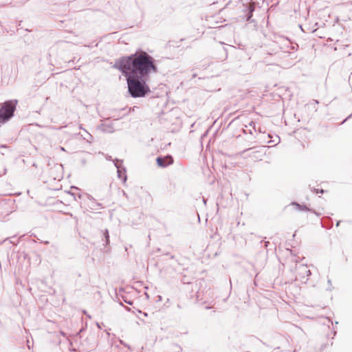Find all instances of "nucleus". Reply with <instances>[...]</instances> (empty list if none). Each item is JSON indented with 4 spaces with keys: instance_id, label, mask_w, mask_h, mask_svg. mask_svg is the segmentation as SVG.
Wrapping results in <instances>:
<instances>
[{
    "instance_id": "nucleus-9",
    "label": "nucleus",
    "mask_w": 352,
    "mask_h": 352,
    "mask_svg": "<svg viewBox=\"0 0 352 352\" xmlns=\"http://www.w3.org/2000/svg\"><path fill=\"white\" fill-rule=\"evenodd\" d=\"M263 155V148H261V150L253 151L249 156L255 160H261L262 156Z\"/></svg>"
},
{
    "instance_id": "nucleus-5",
    "label": "nucleus",
    "mask_w": 352,
    "mask_h": 352,
    "mask_svg": "<svg viewBox=\"0 0 352 352\" xmlns=\"http://www.w3.org/2000/svg\"><path fill=\"white\" fill-rule=\"evenodd\" d=\"M114 164L116 167L117 168L118 177L125 182L126 181L127 177L126 175L125 168L122 166V161L116 160Z\"/></svg>"
},
{
    "instance_id": "nucleus-14",
    "label": "nucleus",
    "mask_w": 352,
    "mask_h": 352,
    "mask_svg": "<svg viewBox=\"0 0 352 352\" xmlns=\"http://www.w3.org/2000/svg\"><path fill=\"white\" fill-rule=\"evenodd\" d=\"M121 297H122L123 301L125 302L126 303H127L129 305H132L133 304V302L131 301V300H127V298L125 296H121Z\"/></svg>"
},
{
    "instance_id": "nucleus-12",
    "label": "nucleus",
    "mask_w": 352,
    "mask_h": 352,
    "mask_svg": "<svg viewBox=\"0 0 352 352\" xmlns=\"http://www.w3.org/2000/svg\"><path fill=\"white\" fill-rule=\"evenodd\" d=\"M104 236L105 238L106 245H108L109 243V235L107 230H105Z\"/></svg>"
},
{
    "instance_id": "nucleus-2",
    "label": "nucleus",
    "mask_w": 352,
    "mask_h": 352,
    "mask_svg": "<svg viewBox=\"0 0 352 352\" xmlns=\"http://www.w3.org/2000/svg\"><path fill=\"white\" fill-rule=\"evenodd\" d=\"M124 76L126 78L128 91L131 97L142 98L151 92L150 88L146 82L148 78L130 75Z\"/></svg>"
},
{
    "instance_id": "nucleus-22",
    "label": "nucleus",
    "mask_w": 352,
    "mask_h": 352,
    "mask_svg": "<svg viewBox=\"0 0 352 352\" xmlns=\"http://www.w3.org/2000/svg\"><path fill=\"white\" fill-rule=\"evenodd\" d=\"M291 50H296V46L291 45Z\"/></svg>"
},
{
    "instance_id": "nucleus-30",
    "label": "nucleus",
    "mask_w": 352,
    "mask_h": 352,
    "mask_svg": "<svg viewBox=\"0 0 352 352\" xmlns=\"http://www.w3.org/2000/svg\"><path fill=\"white\" fill-rule=\"evenodd\" d=\"M324 192L323 190H320V192L322 193Z\"/></svg>"
},
{
    "instance_id": "nucleus-11",
    "label": "nucleus",
    "mask_w": 352,
    "mask_h": 352,
    "mask_svg": "<svg viewBox=\"0 0 352 352\" xmlns=\"http://www.w3.org/2000/svg\"><path fill=\"white\" fill-rule=\"evenodd\" d=\"M86 133V136L83 137V139L85 140L87 142L91 143L93 140V136L89 133L87 131H85Z\"/></svg>"
},
{
    "instance_id": "nucleus-21",
    "label": "nucleus",
    "mask_w": 352,
    "mask_h": 352,
    "mask_svg": "<svg viewBox=\"0 0 352 352\" xmlns=\"http://www.w3.org/2000/svg\"><path fill=\"white\" fill-rule=\"evenodd\" d=\"M79 129H82V130H83L85 131H86L84 128H82V124H80Z\"/></svg>"
},
{
    "instance_id": "nucleus-7",
    "label": "nucleus",
    "mask_w": 352,
    "mask_h": 352,
    "mask_svg": "<svg viewBox=\"0 0 352 352\" xmlns=\"http://www.w3.org/2000/svg\"><path fill=\"white\" fill-rule=\"evenodd\" d=\"M90 153L88 152L82 151L78 154L77 160L79 161L82 166H85L88 161Z\"/></svg>"
},
{
    "instance_id": "nucleus-16",
    "label": "nucleus",
    "mask_w": 352,
    "mask_h": 352,
    "mask_svg": "<svg viewBox=\"0 0 352 352\" xmlns=\"http://www.w3.org/2000/svg\"><path fill=\"white\" fill-rule=\"evenodd\" d=\"M89 199L93 202V204H96V205L98 206H101L100 204H98V203H96V200L94 198H93L92 197H89Z\"/></svg>"
},
{
    "instance_id": "nucleus-4",
    "label": "nucleus",
    "mask_w": 352,
    "mask_h": 352,
    "mask_svg": "<svg viewBox=\"0 0 352 352\" xmlns=\"http://www.w3.org/2000/svg\"><path fill=\"white\" fill-rule=\"evenodd\" d=\"M311 274L307 265H300L296 267V276L301 278L302 282H306Z\"/></svg>"
},
{
    "instance_id": "nucleus-29",
    "label": "nucleus",
    "mask_w": 352,
    "mask_h": 352,
    "mask_svg": "<svg viewBox=\"0 0 352 352\" xmlns=\"http://www.w3.org/2000/svg\"><path fill=\"white\" fill-rule=\"evenodd\" d=\"M97 326L98 328H100V325L98 323H97Z\"/></svg>"
},
{
    "instance_id": "nucleus-15",
    "label": "nucleus",
    "mask_w": 352,
    "mask_h": 352,
    "mask_svg": "<svg viewBox=\"0 0 352 352\" xmlns=\"http://www.w3.org/2000/svg\"><path fill=\"white\" fill-rule=\"evenodd\" d=\"M248 10H249L250 13H253L254 10V6L250 5L248 8Z\"/></svg>"
},
{
    "instance_id": "nucleus-1",
    "label": "nucleus",
    "mask_w": 352,
    "mask_h": 352,
    "mask_svg": "<svg viewBox=\"0 0 352 352\" xmlns=\"http://www.w3.org/2000/svg\"><path fill=\"white\" fill-rule=\"evenodd\" d=\"M114 67L124 75L148 78L151 74L158 72L155 60L141 50L129 56H124L115 63Z\"/></svg>"
},
{
    "instance_id": "nucleus-18",
    "label": "nucleus",
    "mask_w": 352,
    "mask_h": 352,
    "mask_svg": "<svg viewBox=\"0 0 352 352\" xmlns=\"http://www.w3.org/2000/svg\"><path fill=\"white\" fill-rule=\"evenodd\" d=\"M253 149H254V148H247V149L243 150V151H242V153H246V152H248V151H251V150H253Z\"/></svg>"
},
{
    "instance_id": "nucleus-20",
    "label": "nucleus",
    "mask_w": 352,
    "mask_h": 352,
    "mask_svg": "<svg viewBox=\"0 0 352 352\" xmlns=\"http://www.w3.org/2000/svg\"><path fill=\"white\" fill-rule=\"evenodd\" d=\"M60 333L64 337L66 336L65 333H64L63 331H60Z\"/></svg>"
},
{
    "instance_id": "nucleus-6",
    "label": "nucleus",
    "mask_w": 352,
    "mask_h": 352,
    "mask_svg": "<svg viewBox=\"0 0 352 352\" xmlns=\"http://www.w3.org/2000/svg\"><path fill=\"white\" fill-rule=\"evenodd\" d=\"M156 162L159 166L165 168L173 163V159L171 155H166L165 157H158Z\"/></svg>"
},
{
    "instance_id": "nucleus-3",
    "label": "nucleus",
    "mask_w": 352,
    "mask_h": 352,
    "mask_svg": "<svg viewBox=\"0 0 352 352\" xmlns=\"http://www.w3.org/2000/svg\"><path fill=\"white\" fill-rule=\"evenodd\" d=\"M17 103V100H10L1 104L0 122L5 123L13 117Z\"/></svg>"
},
{
    "instance_id": "nucleus-28",
    "label": "nucleus",
    "mask_w": 352,
    "mask_h": 352,
    "mask_svg": "<svg viewBox=\"0 0 352 352\" xmlns=\"http://www.w3.org/2000/svg\"><path fill=\"white\" fill-rule=\"evenodd\" d=\"M340 221H338V222L337 223V224H336V226H339V224H340Z\"/></svg>"
},
{
    "instance_id": "nucleus-31",
    "label": "nucleus",
    "mask_w": 352,
    "mask_h": 352,
    "mask_svg": "<svg viewBox=\"0 0 352 352\" xmlns=\"http://www.w3.org/2000/svg\"><path fill=\"white\" fill-rule=\"evenodd\" d=\"M82 329H80V331L78 333L79 334L80 332H82Z\"/></svg>"
},
{
    "instance_id": "nucleus-13",
    "label": "nucleus",
    "mask_w": 352,
    "mask_h": 352,
    "mask_svg": "<svg viewBox=\"0 0 352 352\" xmlns=\"http://www.w3.org/2000/svg\"><path fill=\"white\" fill-rule=\"evenodd\" d=\"M120 343L122 345H124L125 347L128 348L130 351H132L133 349L131 348V346L129 344H127L126 343H125L124 341H122V340H120Z\"/></svg>"
},
{
    "instance_id": "nucleus-27",
    "label": "nucleus",
    "mask_w": 352,
    "mask_h": 352,
    "mask_svg": "<svg viewBox=\"0 0 352 352\" xmlns=\"http://www.w3.org/2000/svg\"><path fill=\"white\" fill-rule=\"evenodd\" d=\"M4 147H6V146H5V145H1V146H0V148H4Z\"/></svg>"
},
{
    "instance_id": "nucleus-10",
    "label": "nucleus",
    "mask_w": 352,
    "mask_h": 352,
    "mask_svg": "<svg viewBox=\"0 0 352 352\" xmlns=\"http://www.w3.org/2000/svg\"><path fill=\"white\" fill-rule=\"evenodd\" d=\"M292 205L294 206H295L296 209H298L300 210H307V211L311 210V209L308 208L306 206H302L296 202L292 203Z\"/></svg>"
},
{
    "instance_id": "nucleus-26",
    "label": "nucleus",
    "mask_w": 352,
    "mask_h": 352,
    "mask_svg": "<svg viewBox=\"0 0 352 352\" xmlns=\"http://www.w3.org/2000/svg\"><path fill=\"white\" fill-rule=\"evenodd\" d=\"M120 296H121V294H117V296H118V300H120V297H119Z\"/></svg>"
},
{
    "instance_id": "nucleus-19",
    "label": "nucleus",
    "mask_w": 352,
    "mask_h": 352,
    "mask_svg": "<svg viewBox=\"0 0 352 352\" xmlns=\"http://www.w3.org/2000/svg\"><path fill=\"white\" fill-rule=\"evenodd\" d=\"M250 126H253L254 130V131H256V129H255V124H254L253 122H251L250 123Z\"/></svg>"
},
{
    "instance_id": "nucleus-24",
    "label": "nucleus",
    "mask_w": 352,
    "mask_h": 352,
    "mask_svg": "<svg viewBox=\"0 0 352 352\" xmlns=\"http://www.w3.org/2000/svg\"><path fill=\"white\" fill-rule=\"evenodd\" d=\"M286 42H287L289 45H291V42H290L289 40H286Z\"/></svg>"
},
{
    "instance_id": "nucleus-17",
    "label": "nucleus",
    "mask_w": 352,
    "mask_h": 352,
    "mask_svg": "<svg viewBox=\"0 0 352 352\" xmlns=\"http://www.w3.org/2000/svg\"><path fill=\"white\" fill-rule=\"evenodd\" d=\"M252 16V13L248 12V16H247V21H250Z\"/></svg>"
},
{
    "instance_id": "nucleus-32",
    "label": "nucleus",
    "mask_w": 352,
    "mask_h": 352,
    "mask_svg": "<svg viewBox=\"0 0 352 352\" xmlns=\"http://www.w3.org/2000/svg\"><path fill=\"white\" fill-rule=\"evenodd\" d=\"M285 52H289V50H285Z\"/></svg>"
},
{
    "instance_id": "nucleus-8",
    "label": "nucleus",
    "mask_w": 352,
    "mask_h": 352,
    "mask_svg": "<svg viewBox=\"0 0 352 352\" xmlns=\"http://www.w3.org/2000/svg\"><path fill=\"white\" fill-rule=\"evenodd\" d=\"M100 130L104 133H111L114 132L115 129L113 123H103L100 126Z\"/></svg>"
},
{
    "instance_id": "nucleus-23",
    "label": "nucleus",
    "mask_w": 352,
    "mask_h": 352,
    "mask_svg": "<svg viewBox=\"0 0 352 352\" xmlns=\"http://www.w3.org/2000/svg\"><path fill=\"white\" fill-rule=\"evenodd\" d=\"M60 149L61 151H65V148H64V147H62V146H61V147H60Z\"/></svg>"
},
{
    "instance_id": "nucleus-25",
    "label": "nucleus",
    "mask_w": 352,
    "mask_h": 352,
    "mask_svg": "<svg viewBox=\"0 0 352 352\" xmlns=\"http://www.w3.org/2000/svg\"><path fill=\"white\" fill-rule=\"evenodd\" d=\"M328 283H329V285H331V280H328Z\"/></svg>"
}]
</instances>
